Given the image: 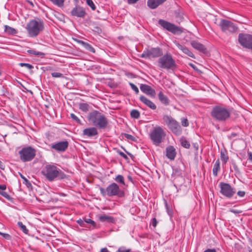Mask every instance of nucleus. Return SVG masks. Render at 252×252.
I'll return each instance as SVG.
<instances>
[{
	"mask_svg": "<svg viewBox=\"0 0 252 252\" xmlns=\"http://www.w3.org/2000/svg\"><path fill=\"white\" fill-rule=\"evenodd\" d=\"M229 159L227 153L225 150L224 151L221 150V161L223 163H226Z\"/></svg>",
	"mask_w": 252,
	"mask_h": 252,
	"instance_id": "nucleus-31",
	"label": "nucleus"
},
{
	"mask_svg": "<svg viewBox=\"0 0 252 252\" xmlns=\"http://www.w3.org/2000/svg\"><path fill=\"white\" fill-rule=\"evenodd\" d=\"M140 100L145 105L152 110H155L157 108L156 105L151 100L146 97L145 96L141 95L139 97Z\"/></svg>",
	"mask_w": 252,
	"mask_h": 252,
	"instance_id": "nucleus-19",
	"label": "nucleus"
},
{
	"mask_svg": "<svg viewBox=\"0 0 252 252\" xmlns=\"http://www.w3.org/2000/svg\"><path fill=\"white\" fill-rule=\"evenodd\" d=\"M204 252H217L216 250L214 249H207L205 250Z\"/></svg>",
	"mask_w": 252,
	"mask_h": 252,
	"instance_id": "nucleus-57",
	"label": "nucleus"
},
{
	"mask_svg": "<svg viewBox=\"0 0 252 252\" xmlns=\"http://www.w3.org/2000/svg\"><path fill=\"white\" fill-rule=\"evenodd\" d=\"M130 116L133 118L138 119L140 117V113L138 110L133 109L130 112Z\"/></svg>",
	"mask_w": 252,
	"mask_h": 252,
	"instance_id": "nucleus-33",
	"label": "nucleus"
},
{
	"mask_svg": "<svg viewBox=\"0 0 252 252\" xmlns=\"http://www.w3.org/2000/svg\"><path fill=\"white\" fill-rule=\"evenodd\" d=\"M158 66L162 69L173 70L176 67L175 61L170 54H166L158 60Z\"/></svg>",
	"mask_w": 252,
	"mask_h": 252,
	"instance_id": "nucleus-7",
	"label": "nucleus"
},
{
	"mask_svg": "<svg viewBox=\"0 0 252 252\" xmlns=\"http://www.w3.org/2000/svg\"><path fill=\"white\" fill-rule=\"evenodd\" d=\"M88 119L89 122L99 129L105 128L109 124L106 116L96 110L90 112L88 116Z\"/></svg>",
	"mask_w": 252,
	"mask_h": 252,
	"instance_id": "nucleus-1",
	"label": "nucleus"
},
{
	"mask_svg": "<svg viewBox=\"0 0 252 252\" xmlns=\"http://www.w3.org/2000/svg\"><path fill=\"white\" fill-rule=\"evenodd\" d=\"M165 1L166 0H148L147 5L150 8L155 9Z\"/></svg>",
	"mask_w": 252,
	"mask_h": 252,
	"instance_id": "nucleus-20",
	"label": "nucleus"
},
{
	"mask_svg": "<svg viewBox=\"0 0 252 252\" xmlns=\"http://www.w3.org/2000/svg\"><path fill=\"white\" fill-rule=\"evenodd\" d=\"M165 136V132L159 126L154 127L150 134L151 140L153 144L157 146H159L160 143L163 142Z\"/></svg>",
	"mask_w": 252,
	"mask_h": 252,
	"instance_id": "nucleus-5",
	"label": "nucleus"
},
{
	"mask_svg": "<svg viewBox=\"0 0 252 252\" xmlns=\"http://www.w3.org/2000/svg\"><path fill=\"white\" fill-rule=\"evenodd\" d=\"M123 135L125 136V138L131 141H135L136 140V138L130 134L123 133Z\"/></svg>",
	"mask_w": 252,
	"mask_h": 252,
	"instance_id": "nucleus-38",
	"label": "nucleus"
},
{
	"mask_svg": "<svg viewBox=\"0 0 252 252\" xmlns=\"http://www.w3.org/2000/svg\"><path fill=\"white\" fill-rule=\"evenodd\" d=\"M181 123L183 126L186 127L189 126L188 120L187 119L183 118L181 120Z\"/></svg>",
	"mask_w": 252,
	"mask_h": 252,
	"instance_id": "nucleus-44",
	"label": "nucleus"
},
{
	"mask_svg": "<svg viewBox=\"0 0 252 252\" xmlns=\"http://www.w3.org/2000/svg\"><path fill=\"white\" fill-rule=\"evenodd\" d=\"M118 252H131L130 249H126L125 247H120L118 250Z\"/></svg>",
	"mask_w": 252,
	"mask_h": 252,
	"instance_id": "nucleus-43",
	"label": "nucleus"
},
{
	"mask_svg": "<svg viewBox=\"0 0 252 252\" xmlns=\"http://www.w3.org/2000/svg\"><path fill=\"white\" fill-rule=\"evenodd\" d=\"M4 168H5V165L4 164H3V163L2 162H1L0 160V168L1 169H2V170H4Z\"/></svg>",
	"mask_w": 252,
	"mask_h": 252,
	"instance_id": "nucleus-59",
	"label": "nucleus"
},
{
	"mask_svg": "<svg viewBox=\"0 0 252 252\" xmlns=\"http://www.w3.org/2000/svg\"><path fill=\"white\" fill-rule=\"evenodd\" d=\"M18 226L20 228V229L23 231V232L25 234H28L29 232V230L27 228L26 226L23 224V223L19 221L17 223Z\"/></svg>",
	"mask_w": 252,
	"mask_h": 252,
	"instance_id": "nucleus-34",
	"label": "nucleus"
},
{
	"mask_svg": "<svg viewBox=\"0 0 252 252\" xmlns=\"http://www.w3.org/2000/svg\"><path fill=\"white\" fill-rule=\"evenodd\" d=\"M163 120L168 128L176 135H180L182 132V129L179 123L171 116L165 115Z\"/></svg>",
	"mask_w": 252,
	"mask_h": 252,
	"instance_id": "nucleus-6",
	"label": "nucleus"
},
{
	"mask_svg": "<svg viewBox=\"0 0 252 252\" xmlns=\"http://www.w3.org/2000/svg\"><path fill=\"white\" fill-rule=\"evenodd\" d=\"M79 109L83 112H87L89 110V105L86 103H80Z\"/></svg>",
	"mask_w": 252,
	"mask_h": 252,
	"instance_id": "nucleus-35",
	"label": "nucleus"
},
{
	"mask_svg": "<svg viewBox=\"0 0 252 252\" xmlns=\"http://www.w3.org/2000/svg\"><path fill=\"white\" fill-rule=\"evenodd\" d=\"M44 28V24L43 20L36 18L32 19L27 23L26 29L29 36L31 37H36Z\"/></svg>",
	"mask_w": 252,
	"mask_h": 252,
	"instance_id": "nucleus-3",
	"label": "nucleus"
},
{
	"mask_svg": "<svg viewBox=\"0 0 252 252\" xmlns=\"http://www.w3.org/2000/svg\"><path fill=\"white\" fill-rule=\"evenodd\" d=\"M220 161L218 159L216 161L215 164H214L213 169V174L215 176H217L218 175V171L220 170Z\"/></svg>",
	"mask_w": 252,
	"mask_h": 252,
	"instance_id": "nucleus-30",
	"label": "nucleus"
},
{
	"mask_svg": "<svg viewBox=\"0 0 252 252\" xmlns=\"http://www.w3.org/2000/svg\"><path fill=\"white\" fill-rule=\"evenodd\" d=\"M157 223H158V221H157V220L155 218L153 219L152 225L154 227H156L157 226Z\"/></svg>",
	"mask_w": 252,
	"mask_h": 252,
	"instance_id": "nucleus-56",
	"label": "nucleus"
},
{
	"mask_svg": "<svg viewBox=\"0 0 252 252\" xmlns=\"http://www.w3.org/2000/svg\"><path fill=\"white\" fill-rule=\"evenodd\" d=\"M237 194L240 197H243L245 194V192L244 191H238L237 192Z\"/></svg>",
	"mask_w": 252,
	"mask_h": 252,
	"instance_id": "nucleus-55",
	"label": "nucleus"
},
{
	"mask_svg": "<svg viewBox=\"0 0 252 252\" xmlns=\"http://www.w3.org/2000/svg\"><path fill=\"white\" fill-rule=\"evenodd\" d=\"M180 142L181 145L183 147L187 148V149L189 148V147L190 146V143H189V141L188 140H187V139L185 137H181L180 139Z\"/></svg>",
	"mask_w": 252,
	"mask_h": 252,
	"instance_id": "nucleus-28",
	"label": "nucleus"
},
{
	"mask_svg": "<svg viewBox=\"0 0 252 252\" xmlns=\"http://www.w3.org/2000/svg\"><path fill=\"white\" fill-rule=\"evenodd\" d=\"M86 3L93 10H94L95 9V5L92 0H86Z\"/></svg>",
	"mask_w": 252,
	"mask_h": 252,
	"instance_id": "nucleus-39",
	"label": "nucleus"
},
{
	"mask_svg": "<svg viewBox=\"0 0 252 252\" xmlns=\"http://www.w3.org/2000/svg\"><path fill=\"white\" fill-rule=\"evenodd\" d=\"M1 195L8 200H10L11 199V197L5 191H2V192L1 193Z\"/></svg>",
	"mask_w": 252,
	"mask_h": 252,
	"instance_id": "nucleus-46",
	"label": "nucleus"
},
{
	"mask_svg": "<svg viewBox=\"0 0 252 252\" xmlns=\"http://www.w3.org/2000/svg\"><path fill=\"white\" fill-rule=\"evenodd\" d=\"M176 151L173 146H169L166 148V156L171 160H173L176 156Z\"/></svg>",
	"mask_w": 252,
	"mask_h": 252,
	"instance_id": "nucleus-24",
	"label": "nucleus"
},
{
	"mask_svg": "<svg viewBox=\"0 0 252 252\" xmlns=\"http://www.w3.org/2000/svg\"><path fill=\"white\" fill-rule=\"evenodd\" d=\"M93 31L98 33L101 32V29L97 26L94 27Z\"/></svg>",
	"mask_w": 252,
	"mask_h": 252,
	"instance_id": "nucleus-53",
	"label": "nucleus"
},
{
	"mask_svg": "<svg viewBox=\"0 0 252 252\" xmlns=\"http://www.w3.org/2000/svg\"><path fill=\"white\" fill-rule=\"evenodd\" d=\"M70 13L72 16L79 18H84L87 14L85 9L78 5L73 8Z\"/></svg>",
	"mask_w": 252,
	"mask_h": 252,
	"instance_id": "nucleus-15",
	"label": "nucleus"
},
{
	"mask_svg": "<svg viewBox=\"0 0 252 252\" xmlns=\"http://www.w3.org/2000/svg\"><path fill=\"white\" fill-rule=\"evenodd\" d=\"M69 145L67 141L55 143L52 144L51 148L58 152H63L66 150Z\"/></svg>",
	"mask_w": 252,
	"mask_h": 252,
	"instance_id": "nucleus-14",
	"label": "nucleus"
},
{
	"mask_svg": "<svg viewBox=\"0 0 252 252\" xmlns=\"http://www.w3.org/2000/svg\"><path fill=\"white\" fill-rule=\"evenodd\" d=\"M158 23L163 28L174 34H178L183 32V30L181 28L164 20L160 19L158 20Z\"/></svg>",
	"mask_w": 252,
	"mask_h": 252,
	"instance_id": "nucleus-10",
	"label": "nucleus"
},
{
	"mask_svg": "<svg viewBox=\"0 0 252 252\" xmlns=\"http://www.w3.org/2000/svg\"><path fill=\"white\" fill-rule=\"evenodd\" d=\"M211 116L216 120L220 121V106L214 107L211 112Z\"/></svg>",
	"mask_w": 252,
	"mask_h": 252,
	"instance_id": "nucleus-21",
	"label": "nucleus"
},
{
	"mask_svg": "<svg viewBox=\"0 0 252 252\" xmlns=\"http://www.w3.org/2000/svg\"><path fill=\"white\" fill-rule=\"evenodd\" d=\"M190 44L193 48L198 50L200 52L205 53L206 51V48H205V47L202 44L196 41H191L190 42Z\"/></svg>",
	"mask_w": 252,
	"mask_h": 252,
	"instance_id": "nucleus-22",
	"label": "nucleus"
},
{
	"mask_svg": "<svg viewBox=\"0 0 252 252\" xmlns=\"http://www.w3.org/2000/svg\"><path fill=\"white\" fill-rule=\"evenodd\" d=\"M20 176L22 179L24 180V183H25L27 185H31L30 182L27 180V179L23 175L21 174Z\"/></svg>",
	"mask_w": 252,
	"mask_h": 252,
	"instance_id": "nucleus-48",
	"label": "nucleus"
},
{
	"mask_svg": "<svg viewBox=\"0 0 252 252\" xmlns=\"http://www.w3.org/2000/svg\"><path fill=\"white\" fill-rule=\"evenodd\" d=\"M238 40L240 44L244 48L251 50L252 48V35L251 34L240 33L238 35Z\"/></svg>",
	"mask_w": 252,
	"mask_h": 252,
	"instance_id": "nucleus-9",
	"label": "nucleus"
},
{
	"mask_svg": "<svg viewBox=\"0 0 252 252\" xmlns=\"http://www.w3.org/2000/svg\"><path fill=\"white\" fill-rule=\"evenodd\" d=\"M118 153L121 156H122L124 158H125V159L127 160L128 159V157L123 152H121V151H118Z\"/></svg>",
	"mask_w": 252,
	"mask_h": 252,
	"instance_id": "nucleus-52",
	"label": "nucleus"
},
{
	"mask_svg": "<svg viewBox=\"0 0 252 252\" xmlns=\"http://www.w3.org/2000/svg\"><path fill=\"white\" fill-rule=\"evenodd\" d=\"M99 189L103 196L106 195L108 196H117L122 197L125 195L124 192L120 189L119 186L115 183L111 184L106 189L100 188Z\"/></svg>",
	"mask_w": 252,
	"mask_h": 252,
	"instance_id": "nucleus-4",
	"label": "nucleus"
},
{
	"mask_svg": "<svg viewBox=\"0 0 252 252\" xmlns=\"http://www.w3.org/2000/svg\"><path fill=\"white\" fill-rule=\"evenodd\" d=\"M232 108L221 107V122L228 120L230 115Z\"/></svg>",
	"mask_w": 252,
	"mask_h": 252,
	"instance_id": "nucleus-23",
	"label": "nucleus"
},
{
	"mask_svg": "<svg viewBox=\"0 0 252 252\" xmlns=\"http://www.w3.org/2000/svg\"><path fill=\"white\" fill-rule=\"evenodd\" d=\"M115 180L118 182L121 183L122 184L125 185V181H124V178L122 175H119L116 176V177L115 179Z\"/></svg>",
	"mask_w": 252,
	"mask_h": 252,
	"instance_id": "nucleus-37",
	"label": "nucleus"
},
{
	"mask_svg": "<svg viewBox=\"0 0 252 252\" xmlns=\"http://www.w3.org/2000/svg\"><path fill=\"white\" fill-rule=\"evenodd\" d=\"M77 222L81 226H85V221L84 219L83 220L79 219L77 221Z\"/></svg>",
	"mask_w": 252,
	"mask_h": 252,
	"instance_id": "nucleus-51",
	"label": "nucleus"
},
{
	"mask_svg": "<svg viewBox=\"0 0 252 252\" xmlns=\"http://www.w3.org/2000/svg\"><path fill=\"white\" fill-rule=\"evenodd\" d=\"M91 220V219H88V218H84V221H85V223H89V222H90Z\"/></svg>",
	"mask_w": 252,
	"mask_h": 252,
	"instance_id": "nucleus-62",
	"label": "nucleus"
},
{
	"mask_svg": "<svg viewBox=\"0 0 252 252\" xmlns=\"http://www.w3.org/2000/svg\"><path fill=\"white\" fill-rule=\"evenodd\" d=\"M158 97L160 102L165 105L169 104V99L163 93L160 91L158 94Z\"/></svg>",
	"mask_w": 252,
	"mask_h": 252,
	"instance_id": "nucleus-26",
	"label": "nucleus"
},
{
	"mask_svg": "<svg viewBox=\"0 0 252 252\" xmlns=\"http://www.w3.org/2000/svg\"><path fill=\"white\" fill-rule=\"evenodd\" d=\"M128 179H129V180H130V181H132V177L130 176H128Z\"/></svg>",
	"mask_w": 252,
	"mask_h": 252,
	"instance_id": "nucleus-64",
	"label": "nucleus"
},
{
	"mask_svg": "<svg viewBox=\"0 0 252 252\" xmlns=\"http://www.w3.org/2000/svg\"><path fill=\"white\" fill-rule=\"evenodd\" d=\"M129 85L130 86L131 89L135 92L136 94L139 93L138 88L134 84L129 83Z\"/></svg>",
	"mask_w": 252,
	"mask_h": 252,
	"instance_id": "nucleus-42",
	"label": "nucleus"
},
{
	"mask_svg": "<svg viewBox=\"0 0 252 252\" xmlns=\"http://www.w3.org/2000/svg\"><path fill=\"white\" fill-rule=\"evenodd\" d=\"M36 150L32 146H28L22 148L18 152L20 160L24 162L32 161L36 156Z\"/></svg>",
	"mask_w": 252,
	"mask_h": 252,
	"instance_id": "nucleus-8",
	"label": "nucleus"
},
{
	"mask_svg": "<svg viewBox=\"0 0 252 252\" xmlns=\"http://www.w3.org/2000/svg\"><path fill=\"white\" fill-rule=\"evenodd\" d=\"M248 160L251 163H252V153L251 152H248Z\"/></svg>",
	"mask_w": 252,
	"mask_h": 252,
	"instance_id": "nucleus-50",
	"label": "nucleus"
},
{
	"mask_svg": "<svg viewBox=\"0 0 252 252\" xmlns=\"http://www.w3.org/2000/svg\"><path fill=\"white\" fill-rule=\"evenodd\" d=\"M236 190L229 184L221 182V194L227 198H231Z\"/></svg>",
	"mask_w": 252,
	"mask_h": 252,
	"instance_id": "nucleus-12",
	"label": "nucleus"
},
{
	"mask_svg": "<svg viewBox=\"0 0 252 252\" xmlns=\"http://www.w3.org/2000/svg\"><path fill=\"white\" fill-rule=\"evenodd\" d=\"M4 28L5 32L9 34L14 35L17 32V31L15 29L10 27L8 26L5 25L4 26Z\"/></svg>",
	"mask_w": 252,
	"mask_h": 252,
	"instance_id": "nucleus-29",
	"label": "nucleus"
},
{
	"mask_svg": "<svg viewBox=\"0 0 252 252\" xmlns=\"http://www.w3.org/2000/svg\"><path fill=\"white\" fill-rule=\"evenodd\" d=\"M237 30L234 24L228 20L221 19V31L225 32H234Z\"/></svg>",
	"mask_w": 252,
	"mask_h": 252,
	"instance_id": "nucleus-13",
	"label": "nucleus"
},
{
	"mask_svg": "<svg viewBox=\"0 0 252 252\" xmlns=\"http://www.w3.org/2000/svg\"><path fill=\"white\" fill-rule=\"evenodd\" d=\"M174 43L176 46L180 50H181L184 54L188 55V56L195 59V56L194 54L187 47L182 45L178 42L175 41Z\"/></svg>",
	"mask_w": 252,
	"mask_h": 252,
	"instance_id": "nucleus-18",
	"label": "nucleus"
},
{
	"mask_svg": "<svg viewBox=\"0 0 252 252\" xmlns=\"http://www.w3.org/2000/svg\"><path fill=\"white\" fill-rule=\"evenodd\" d=\"M98 220L101 222H114V219L113 217L103 214L99 216Z\"/></svg>",
	"mask_w": 252,
	"mask_h": 252,
	"instance_id": "nucleus-27",
	"label": "nucleus"
},
{
	"mask_svg": "<svg viewBox=\"0 0 252 252\" xmlns=\"http://www.w3.org/2000/svg\"><path fill=\"white\" fill-rule=\"evenodd\" d=\"M100 252H110L106 248H104L100 250Z\"/></svg>",
	"mask_w": 252,
	"mask_h": 252,
	"instance_id": "nucleus-61",
	"label": "nucleus"
},
{
	"mask_svg": "<svg viewBox=\"0 0 252 252\" xmlns=\"http://www.w3.org/2000/svg\"><path fill=\"white\" fill-rule=\"evenodd\" d=\"M165 206H166V210H167L168 214L169 216H172V211L169 209L166 202H165Z\"/></svg>",
	"mask_w": 252,
	"mask_h": 252,
	"instance_id": "nucleus-49",
	"label": "nucleus"
},
{
	"mask_svg": "<svg viewBox=\"0 0 252 252\" xmlns=\"http://www.w3.org/2000/svg\"><path fill=\"white\" fill-rule=\"evenodd\" d=\"M53 3L59 6L62 7L63 5L64 0H50Z\"/></svg>",
	"mask_w": 252,
	"mask_h": 252,
	"instance_id": "nucleus-36",
	"label": "nucleus"
},
{
	"mask_svg": "<svg viewBox=\"0 0 252 252\" xmlns=\"http://www.w3.org/2000/svg\"><path fill=\"white\" fill-rule=\"evenodd\" d=\"M98 133L97 129L96 127H95L86 128L83 131V135L89 137L97 135Z\"/></svg>",
	"mask_w": 252,
	"mask_h": 252,
	"instance_id": "nucleus-17",
	"label": "nucleus"
},
{
	"mask_svg": "<svg viewBox=\"0 0 252 252\" xmlns=\"http://www.w3.org/2000/svg\"><path fill=\"white\" fill-rule=\"evenodd\" d=\"M138 0H127L128 3L129 4H133L136 3Z\"/></svg>",
	"mask_w": 252,
	"mask_h": 252,
	"instance_id": "nucleus-58",
	"label": "nucleus"
},
{
	"mask_svg": "<svg viewBox=\"0 0 252 252\" xmlns=\"http://www.w3.org/2000/svg\"><path fill=\"white\" fill-rule=\"evenodd\" d=\"M89 224H91L94 227H95L96 226L95 222L92 220H91L90 222H89Z\"/></svg>",
	"mask_w": 252,
	"mask_h": 252,
	"instance_id": "nucleus-60",
	"label": "nucleus"
},
{
	"mask_svg": "<svg viewBox=\"0 0 252 252\" xmlns=\"http://www.w3.org/2000/svg\"><path fill=\"white\" fill-rule=\"evenodd\" d=\"M51 75L53 77L55 78H63V75L60 72H53L51 73Z\"/></svg>",
	"mask_w": 252,
	"mask_h": 252,
	"instance_id": "nucleus-41",
	"label": "nucleus"
},
{
	"mask_svg": "<svg viewBox=\"0 0 252 252\" xmlns=\"http://www.w3.org/2000/svg\"><path fill=\"white\" fill-rule=\"evenodd\" d=\"M27 52L30 54H33L36 56H43L45 55V54L44 53L41 52L36 51L33 49L28 50L27 51Z\"/></svg>",
	"mask_w": 252,
	"mask_h": 252,
	"instance_id": "nucleus-32",
	"label": "nucleus"
},
{
	"mask_svg": "<svg viewBox=\"0 0 252 252\" xmlns=\"http://www.w3.org/2000/svg\"><path fill=\"white\" fill-rule=\"evenodd\" d=\"M124 150L127 153V155H128L129 156H130V157H133V155L131 154H130V153H129L128 152L126 151L125 149H124Z\"/></svg>",
	"mask_w": 252,
	"mask_h": 252,
	"instance_id": "nucleus-63",
	"label": "nucleus"
},
{
	"mask_svg": "<svg viewBox=\"0 0 252 252\" xmlns=\"http://www.w3.org/2000/svg\"><path fill=\"white\" fill-rule=\"evenodd\" d=\"M162 54V49L159 47H156L144 50L140 57L145 59H151L161 57Z\"/></svg>",
	"mask_w": 252,
	"mask_h": 252,
	"instance_id": "nucleus-11",
	"label": "nucleus"
},
{
	"mask_svg": "<svg viewBox=\"0 0 252 252\" xmlns=\"http://www.w3.org/2000/svg\"><path fill=\"white\" fill-rule=\"evenodd\" d=\"M0 235L2 236V237L4 238H5V239H7V240H9L11 238L10 235L7 233H2V232H0Z\"/></svg>",
	"mask_w": 252,
	"mask_h": 252,
	"instance_id": "nucleus-47",
	"label": "nucleus"
},
{
	"mask_svg": "<svg viewBox=\"0 0 252 252\" xmlns=\"http://www.w3.org/2000/svg\"><path fill=\"white\" fill-rule=\"evenodd\" d=\"M70 117L73 120L75 121L76 122L80 123V119L75 114L71 113L70 114Z\"/></svg>",
	"mask_w": 252,
	"mask_h": 252,
	"instance_id": "nucleus-45",
	"label": "nucleus"
},
{
	"mask_svg": "<svg viewBox=\"0 0 252 252\" xmlns=\"http://www.w3.org/2000/svg\"><path fill=\"white\" fill-rule=\"evenodd\" d=\"M141 91L146 94L155 97L156 95V92L152 87L146 84H141L140 86Z\"/></svg>",
	"mask_w": 252,
	"mask_h": 252,
	"instance_id": "nucleus-16",
	"label": "nucleus"
},
{
	"mask_svg": "<svg viewBox=\"0 0 252 252\" xmlns=\"http://www.w3.org/2000/svg\"><path fill=\"white\" fill-rule=\"evenodd\" d=\"M74 40L76 41L78 43L81 44L86 50H88L89 51L92 53L95 52V49L88 43L77 39H74Z\"/></svg>",
	"mask_w": 252,
	"mask_h": 252,
	"instance_id": "nucleus-25",
	"label": "nucleus"
},
{
	"mask_svg": "<svg viewBox=\"0 0 252 252\" xmlns=\"http://www.w3.org/2000/svg\"><path fill=\"white\" fill-rule=\"evenodd\" d=\"M6 188V187L5 185H0V194H1L2 191H4Z\"/></svg>",
	"mask_w": 252,
	"mask_h": 252,
	"instance_id": "nucleus-54",
	"label": "nucleus"
},
{
	"mask_svg": "<svg viewBox=\"0 0 252 252\" xmlns=\"http://www.w3.org/2000/svg\"><path fill=\"white\" fill-rule=\"evenodd\" d=\"M19 64L20 66L22 67H26L29 69H32L33 68V66L32 64L27 63H21Z\"/></svg>",
	"mask_w": 252,
	"mask_h": 252,
	"instance_id": "nucleus-40",
	"label": "nucleus"
},
{
	"mask_svg": "<svg viewBox=\"0 0 252 252\" xmlns=\"http://www.w3.org/2000/svg\"><path fill=\"white\" fill-rule=\"evenodd\" d=\"M41 173L49 181H52L57 178L63 179L65 177V175L62 170L53 164L46 165Z\"/></svg>",
	"mask_w": 252,
	"mask_h": 252,
	"instance_id": "nucleus-2",
	"label": "nucleus"
}]
</instances>
